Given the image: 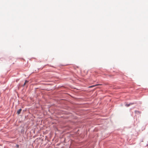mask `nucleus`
Returning <instances> with one entry per match:
<instances>
[{
    "instance_id": "obj_1",
    "label": "nucleus",
    "mask_w": 148,
    "mask_h": 148,
    "mask_svg": "<svg viewBox=\"0 0 148 148\" xmlns=\"http://www.w3.org/2000/svg\"><path fill=\"white\" fill-rule=\"evenodd\" d=\"M101 85V84H96V85H92V86H90L89 87V88H92V87H95V86H98V85Z\"/></svg>"
},
{
    "instance_id": "obj_2",
    "label": "nucleus",
    "mask_w": 148,
    "mask_h": 148,
    "mask_svg": "<svg viewBox=\"0 0 148 148\" xmlns=\"http://www.w3.org/2000/svg\"><path fill=\"white\" fill-rule=\"evenodd\" d=\"M22 111V109H19L17 111V113L18 114H19Z\"/></svg>"
},
{
    "instance_id": "obj_3",
    "label": "nucleus",
    "mask_w": 148,
    "mask_h": 148,
    "mask_svg": "<svg viewBox=\"0 0 148 148\" xmlns=\"http://www.w3.org/2000/svg\"><path fill=\"white\" fill-rule=\"evenodd\" d=\"M133 104V103H130L129 104H126V106L127 107H129L130 105H132Z\"/></svg>"
},
{
    "instance_id": "obj_4",
    "label": "nucleus",
    "mask_w": 148,
    "mask_h": 148,
    "mask_svg": "<svg viewBox=\"0 0 148 148\" xmlns=\"http://www.w3.org/2000/svg\"><path fill=\"white\" fill-rule=\"evenodd\" d=\"M28 81L26 80L24 84V86L26 84V83H28Z\"/></svg>"
},
{
    "instance_id": "obj_5",
    "label": "nucleus",
    "mask_w": 148,
    "mask_h": 148,
    "mask_svg": "<svg viewBox=\"0 0 148 148\" xmlns=\"http://www.w3.org/2000/svg\"><path fill=\"white\" fill-rule=\"evenodd\" d=\"M16 146H17V147H19V145H16Z\"/></svg>"
}]
</instances>
